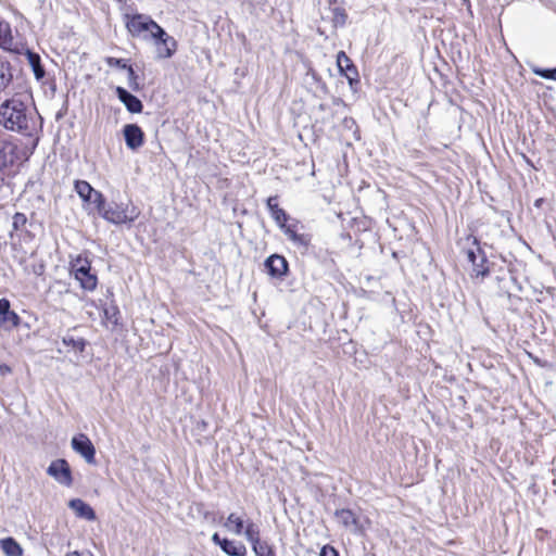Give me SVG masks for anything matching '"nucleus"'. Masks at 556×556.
<instances>
[{
	"label": "nucleus",
	"mask_w": 556,
	"mask_h": 556,
	"mask_svg": "<svg viewBox=\"0 0 556 556\" xmlns=\"http://www.w3.org/2000/svg\"><path fill=\"white\" fill-rule=\"evenodd\" d=\"M224 527L228 531H230L237 535H241L243 533L244 522L241 517L237 516L236 514H230L227 517V520L224 523Z\"/></svg>",
	"instance_id": "nucleus-23"
},
{
	"label": "nucleus",
	"mask_w": 556,
	"mask_h": 556,
	"mask_svg": "<svg viewBox=\"0 0 556 556\" xmlns=\"http://www.w3.org/2000/svg\"><path fill=\"white\" fill-rule=\"evenodd\" d=\"M97 211L103 219L115 225L132 223L140 214V211L131 203L106 204L104 199L103 204L98 205Z\"/></svg>",
	"instance_id": "nucleus-3"
},
{
	"label": "nucleus",
	"mask_w": 556,
	"mask_h": 556,
	"mask_svg": "<svg viewBox=\"0 0 556 556\" xmlns=\"http://www.w3.org/2000/svg\"><path fill=\"white\" fill-rule=\"evenodd\" d=\"M265 267L271 277H282L288 270V263L283 256L274 254L266 260Z\"/></svg>",
	"instance_id": "nucleus-13"
},
{
	"label": "nucleus",
	"mask_w": 556,
	"mask_h": 556,
	"mask_svg": "<svg viewBox=\"0 0 556 556\" xmlns=\"http://www.w3.org/2000/svg\"><path fill=\"white\" fill-rule=\"evenodd\" d=\"M72 271L83 289L92 291L97 287V276L90 274V264L86 258L77 257L72 263Z\"/></svg>",
	"instance_id": "nucleus-4"
},
{
	"label": "nucleus",
	"mask_w": 556,
	"mask_h": 556,
	"mask_svg": "<svg viewBox=\"0 0 556 556\" xmlns=\"http://www.w3.org/2000/svg\"><path fill=\"white\" fill-rule=\"evenodd\" d=\"M13 37L10 25L4 21H0V47L8 49L11 47Z\"/></svg>",
	"instance_id": "nucleus-26"
},
{
	"label": "nucleus",
	"mask_w": 556,
	"mask_h": 556,
	"mask_svg": "<svg viewBox=\"0 0 556 556\" xmlns=\"http://www.w3.org/2000/svg\"><path fill=\"white\" fill-rule=\"evenodd\" d=\"M108 64L111 65V66H118V67H122V68H125V70H127V67H128V65L126 64L125 60H123V59L109 58L108 59Z\"/></svg>",
	"instance_id": "nucleus-33"
},
{
	"label": "nucleus",
	"mask_w": 556,
	"mask_h": 556,
	"mask_svg": "<svg viewBox=\"0 0 556 556\" xmlns=\"http://www.w3.org/2000/svg\"><path fill=\"white\" fill-rule=\"evenodd\" d=\"M280 228L283 230L285 235L288 237L289 240L301 245L307 244V239L303 235L298 233L292 226H289L287 225V223H285V227Z\"/></svg>",
	"instance_id": "nucleus-27"
},
{
	"label": "nucleus",
	"mask_w": 556,
	"mask_h": 556,
	"mask_svg": "<svg viewBox=\"0 0 556 556\" xmlns=\"http://www.w3.org/2000/svg\"><path fill=\"white\" fill-rule=\"evenodd\" d=\"M17 147L9 140H0V172L12 166L16 159Z\"/></svg>",
	"instance_id": "nucleus-11"
},
{
	"label": "nucleus",
	"mask_w": 556,
	"mask_h": 556,
	"mask_svg": "<svg viewBox=\"0 0 556 556\" xmlns=\"http://www.w3.org/2000/svg\"><path fill=\"white\" fill-rule=\"evenodd\" d=\"M62 342L72 351L79 353H83L87 345V341L84 338L75 337L72 333H66L63 337Z\"/></svg>",
	"instance_id": "nucleus-22"
},
{
	"label": "nucleus",
	"mask_w": 556,
	"mask_h": 556,
	"mask_svg": "<svg viewBox=\"0 0 556 556\" xmlns=\"http://www.w3.org/2000/svg\"><path fill=\"white\" fill-rule=\"evenodd\" d=\"M156 47L159 59H169L177 50V41L174 37L169 36L162 27V35H155L151 40Z\"/></svg>",
	"instance_id": "nucleus-7"
},
{
	"label": "nucleus",
	"mask_w": 556,
	"mask_h": 556,
	"mask_svg": "<svg viewBox=\"0 0 556 556\" xmlns=\"http://www.w3.org/2000/svg\"><path fill=\"white\" fill-rule=\"evenodd\" d=\"M222 551L229 556H245L247 547L241 542H236L231 540H223V544H220Z\"/></svg>",
	"instance_id": "nucleus-18"
},
{
	"label": "nucleus",
	"mask_w": 556,
	"mask_h": 556,
	"mask_svg": "<svg viewBox=\"0 0 556 556\" xmlns=\"http://www.w3.org/2000/svg\"><path fill=\"white\" fill-rule=\"evenodd\" d=\"M72 448L79 454L87 464H96V448L91 440L84 433L74 435L71 441Z\"/></svg>",
	"instance_id": "nucleus-6"
},
{
	"label": "nucleus",
	"mask_w": 556,
	"mask_h": 556,
	"mask_svg": "<svg viewBox=\"0 0 556 556\" xmlns=\"http://www.w3.org/2000/svg\"><path fill=\"white\" fill-rule=\"evenodd\" d=\"M243 530V533L247 540L252 544V547L262 542L260 538V530L257 526L252 521L247 522Z\"/></svg>",
	"instance_id": "nucleus-25"
},
{
	"label": "nucleus",
	"mask_w": 556,
	"mask_h": 556,
	"mask_svg": "<svg viewBox=\"0 0 556 556\" xmlns=\"http://www.w3.org/2000/svg\"><path fill=\"white\" fill-rule=\"evenodd\" d=\"M334 516L337 521L348 529H354L357 526L356 517L350 509L337 510Z\"/></svg>",
	"instance_id": "nucleus-19"
},
{
	"label": "nucleus",
	"mask_w": 556,
	"mask_h": 556,
	"mask_svg": "<svg viewBox=\"0 0 556 556\" xmlns=\"http://www.w3.org/2000/svg\"><path fill=\"white\" fill-rule=\"evenodd\" d=\"M21 323L20 316L11 309L8 299H0V329L11 331Z\"/></svg>",
	"instance_id": "nucleus-8"
},
{
	"label": "nucleus",
	"mask_w": 556,
	"mask_h": 556,
	"mask_svg": "<svg viewBox=\"0 0 556 556\" xmlns=\"http://www.w3.org/2000/svg\"><path fill=\"white\" fill-rule=\"evenodd\" d=\"M337 65L342 75H344L350 84L353 81V76L357 75L356 67L352 63L351 59L345 54L344 51H340L337 54Z\"/></svg>",
	"instance_id": "nucleus-14"
},
{
	"label": "nucleus",
	"mask_w": 556,
	"mask_h": 556,
	"mask_svg": "<svg viewBox=\"0 0 556 556\" xmlns=\"http://www.w3.org/2000/svg\"><path fill=\"white\" fill-rule=\"evenodd\" d=\"M0 127L23 136L35 132L37 112L29 91H15L0 103Z\"/></svg>",
	"instance_id": "nucleus-1"
},
{
	"label": "nucleus",
	"mask_w": 556,
	"mask_h": 556,
	"mask_svg": "<svg viewBox=\"0 0 556 556\" xmlns=\"http://www.w3.org/2000/svg\"><path fill=\"white\" fill-rule=\"evenodd\" d=\"M11 368L5 364H0V376H7L11 374Z\"/></svg>",
	"instance_id": "nucleus-36"
},
{
	"label": "nucleus",
	"mask_w": 556,
	"mask_h": 556,
	"mask_svg": "<svg viewBox=\"0 0 556 556\" xmlns=\"http://www.w3.org/2000/svg\"><path fill=\"white\" fill-rule=\"evenodd\" d=\"M68 506L80 518H84L89 521H93L96 519V513L92 509V507L80 498L71 500Z\"/></svg>",
	"instance_id": "nucleus-15"
},
{
	"label": "nucleus",
	"mask_w": 556,
	"mask_h": 556,
	"mask_svg": "<svg viewBox=\"0 0 556 556\" xmlns=\"http://www.w3.org/2000/svg\"><path fill=\"white\" fill-rule=\"evenodd\" d=\"M47 473L61 485L70 488L73 484L71 467L67 460L63 458H59L51 462V464L47 468Z\"/></svg>",
	"instance_id": "nucleus-5"
},
{
	"label": "nucleus",
	"mask_w": 556,
	"mask_h": 556,
	"mask_svg": "<svg viewBox=\"0 0 556 556\" xmlns=\"http://www.w3.org/2000/svg\"><path fill=\"white\" fill-rule=\"evenodd\" d=\"M124 137L126 146L131 150H137L143 144V131L136 124H128L124 127Z\"/></svg>",
	"instance_id": "nucleus-10"
},
{
	"label": "nucleus",
	"mask_w": 556,
	"mask_h": 556,
	"mask_svg": "<svg viewBox=\"0 0 556 556\" xmlns=\"http://www.w3.org/2000/svg\"><path fill=\"white\" fill-rule=\"evenodd\" d=\"M125 26L134 38L151 41L155 35H162V27L147 14H125Z\"/></svg>",
	"instance_id": "nucleus-2"
},
{
	"label": "nucleus",
	"mask_w": 556,
	"mask_h": 556,
	"mask_svg": "<svg viewBox=\"0 0 556 556\" xmlns=\"http://www.w3.org/2000/svg\"><path fill=\"white\" fill-rule=\"evenodd\" d=\"M65 556H92V554L89 553V552H77V551H75V552L66 554Z\"/></svg>",
	"instance_id": "nucleus-37"
},
{
	"label": "nucleus",
	"mask_w": 556,
	"mask_h": 556,
	"mask_svg": "<svg viewBox=\"0 0 556 556\" xmlns=\"http://www.w3.org/2000/svg\"><path fill=\"white\" fill-rule=\"evenodd\" d=\"M127 73H128V85H129V87L132 90H135V91L140 90V84L138 81V76H137V74L135 73V71H134V68L131 66L127 67Z\"/></svg>",
	"instance_id": "nucleus-30"
},
{
	"label": "nucleus",
	"mask_w": 556,
	"mask_h": 556,
	"mask_svg": "<svg viewBox=\"0 0 556 556\" xmlns=\"http://www.w3.org/2000/svg\"><path fill=\"white\" fill-rule=\"evenodd\" d=\"M2 552L7 556H22L23 549L13 538H5L0 541Z\"/></svg>",
	"instance_id": "nucleus-21"
},
{
	"label": "nucleus",
	"mask_w": 556,
	"mask_h": 556,
	"mask_svg": "<svg viewBox=\"0 0 556 556\" xmlns=\"http://www.w3.org/2000/svg\"><path fill=\"white\" fill-rule=\"evenodd\" d=\"M104 313H105V316H106L109 319H111L113 324H117V317H116V315H117V311H116V308H113L112 314L110 313V311H109V309H105V311H104Z\"/></svg>",
	"instance_id": "nucleus-35"
},
{
	"label": "nucleus",
	"mask_w": 556,
	"mask_h": 556,
	"mask_svg": "<svg viewBox=\"0 0 556 556\" xmlns=\"http://www.w3.org/2000/svg\"><path fill=\"white\" fill-rule=\"evenodd\" d=\"M223 540H224V539H222V538L218 535V533H214V534L212 535V541H213L216 545H218L219 547H220V544H223Z\"/></svg>",
	"instance_id": "nucleus-38"
},
{
	"label": "nucleus",
	"mask_w": 556,
	"mask_h": 556,
	"mask_svg": "<svg viewBox=\"0 0 556 556\" xmlns=\"http://www.w3.org/2000/svg\"><path fill=\"white\" fill-rule=\"evenodd\" d=\"M27 60H28V63L34 72L36 79L37 80L42 79L45 77L46 73H45L43 67L41 66L40 56L37 53L28 51Z\"/></svg>",
	"instance_id": "nucleus-24"
},
{
	"label": "nucleus",
	"mask_w": 556,
	"mask_h": 556,
	"mask_svg": "<svg viewBox=\"0 0 556 556\" xmlns=\"http://www.w3.org/2000/svg\"><path fill=\"white\" fill-rule=\"evenodd\" d=\"M475 249H468L466 251L467 260L472 264L473 271L476 276H485L488 274V269L483 267V265L477 264V252L480 253V247L477 244L476 240L473 241Z\"/></svg>",
	"instance_id": "nucleus-20"
},
{
	"label": "nucleus",
	"mask_w": 556,
	"mask_h": 556,
	"mask_svg": "<svg viewBox=\"0 0 556 556\" xmlns=\"http://www.w3.org/2000/svg\"><path fill=\"white\" fill-rule=\"evenodd\" d=\"M533 73L542 78L556 80V67L553 70L533 68Z\"/></svg>",
	"instance_id": "nucleus-31"
},
{
	"label": "nucleus",
	"mask_w": 556,
	"mask_h": 556,
	"mask_svg": "<svg viewBox=\"0 0 556 556\" xmlns=\"http://www.w3.org/2000/svg\"><path fill=\"white\" fill-rule=\"evenodd\" d=\"M27 218L23 213H15L13 216L14 229H20L26 225Z\"/></svg>",
	"instance_id": "nucleus-32"
},
{
	"label": "nucleus",
	"mask_w": 556,
	"mask_h": 556,
	"mask_svg": "<svg viewBox=\"0 0 556 556\" xmlns=\"http://www.w3.org/2000/svg\"><path fill=\"white\" fill-rule=\"evenodd\" d=\"M75 190L84 202L93 204L96 208L98 205L103 204V194L94 190L89 182L76 180Z\"/></svg>",
	"instance_id": "nucleus-9"
},
{
	"label": "nucleus",
	"mask_w": 556,
	"mask_h": 556,
	"mask_svg": "<svg viewBox=\"0 0 556 556\" xmlns=\"http://www.w3.org/2000/svg\"><path fill=\"white\" fill-rule=\"evenodd\" d=\"M13 83V68L8 61H0V96L7 93Z\"/></svg>",
	"instance_id": "nucleus-16"
},
{
	"label": "nucleus",
	"mask_w": 556,
	"mask_h": 556,
	"mask_svg": "<svg viewBox=\"0 0 556 556\" xmlns=\"http://www.w3.org/2000/svg\"><path fill=\"white\" fill-rule=\"evenodd\" d=\"M319 556H339V554L332 546L326 545L321 548Z\"/></svg>",
	"instance_id": "nucleus-34"
},
{
	"label": "nucleus",
	"mask_w": 556,
	"mask_h": 556,
	"mask_svg": "<svg viewBox=\"0 0 556 556\" xmlns=\"http://www.w3.org/2000/svg\"><path fill=\"white\" fill-rule=\"evenodd\" d=\"M255 556H275L273 547L267 542H261L252 547Z\"/></svg>",
	"instance_id": "nucleus-28"
},
{
	"label": "nucleus",
	"mask_w": 556,
	"mask_h": 556,
	"mask_svg": "<svg viewBox=\"0 0 556 556\" xmlns=\"http://www.w3.org/2000/svg\"><path fill=\"white\" fill-rule=\"evenodd\" d=\"M345 21H346L345 11L343 9L336 8L333 10V17H332V22H333L334 26H343L345 24Z\"/></svg>",
	"instance_id": "nucleus-29"
},
{
	"label": "nucleus",
	"mask_w": 556,
	"mask_h": 556,
	"mask_svg": "<svg viewBox=\"0 0 556 556\" xmlns=\"http://www.w3.org/2000/svg\"><path fill=\"white\" fill-rule=\"evenodd\" d=\"M267 207L270 211L271 217L275 219L279 227H285V223L288 220L287 213L279 207L277 203V197H270L267 200Z\"/></svg>",
	"instance_id": "nucleus-17"
},
{
	"label": "nucleus",
	"mask_w": 556,
	"mask_h": 556,
	"mask_svg": "<svg viewBox=\"0 0 556 556\" xmlns=\"http://www.w3.org/2000/svg\"><path fill=\"white\" fill-rule=\"evenodd\" d=\"M116 94H117L119 101L126 106V109L130 113H141L142 112V109H143L142 102L137 97H135L134 94L128 92L125 88L117 87Z\"/></svg>",
	"instance_id": "nucleus-12"
}]
</instances>
